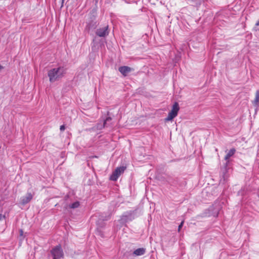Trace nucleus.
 Listing matches in <instances>:
<instances>
[{
    "mask_svg": "<svg viewBox=\"0 0 259 259\" xmlns=\"http://www.w3.org/2000/svg\"><path fill=\"white\" fill-rule=\"evenodd\" d=\"M254 105H259V91H256L255 94V98L253 101Z\"/></svg>",
    "mask_w": 259,
    "mask_h": 259,
    "instance_id": "9d476101",
    "label": "nucleus"
},
{
    "mask_svg": "<svg viewBox=\"0 0 259 259\" xmlns=\"http://www.w3.org/2000/svg\"><path fill=\"white\" fill-rule=\"evenodd\" d=\"M65 129V126L64 125H62L60 127V130L61 131H64Z\"/></svg>",
    "mask_w": 259,
    "mask_h": 259,
    "instance_id": "ddd939ff",
    "label": "nucleus"
},
{
    "mask_svg": "<svg viewBox=\"0 0 259 259\" xmlns=\"http://www.w3.org/2000/svg\"><path fill=\"white\" fill-rule=\"evenodd\" d=\"M51 253L53 256V259H60L64 256L63 250L60 244L53 248Z\"/></svg>",
    "mask_w": 259,
    "mask_h": 259,
    "instance_id": "f03ea898",
    "label": "nucleus"
},
{
    "mask_svg": "<svg viewBox=\"0 0 259 259\" xmlns=\"http://www.w3.org/2000/svg\"><path fill=\"white\" fill-rule=\"evenodd\" d=\"M33 198V195L30 193H27L26 196H23L21 199V203L24 205L31 201Z\"/></svg>",
    "mask_w": 259,
    "mask_h": 259,
    "instance_id": "0eeeda50",
    "label": "nucleus"
},
{
    "mask_svg": "<svg viewBox=\"0 0 259 259\" xmlns=\"http://www.w3.org/2000/svg\"><path fill=\"white\" fill-rule=\"evenodd\" d=\"M184 223V221H183L181 223V224H180V225L179 226V227H178V232H180V230H181V228H182V226H183Z\"/></svg>",
    "mask_w": 259,
    "mask_h": 259,
    "instance_id": "f8f14e48",
    "label": "nucleus"
},
{
    "mask_svg": "<svg viewBox=\"0 0 259 259\" xmlns=\"http://www.w3.org/2000/svg\"><path fill=\"white\" fill-rule=\"evenodd\" d=\"M109 33L108 26L103 28L98 29L96 31V34L100 37H104Z\"/></svg>",
    "mask_w": 259,
    "mask_h": 259,
    "instance_id": "39448f33",
    "label": "nucleus"
},
{
    "mask_svg": "<svg viewBox=\"0 0 259 259\" xmlns=\"http://www.w3.org/2000/svg\"><path fill=\"white\" fill-rule=\"evenodd\" d=\"M256 26H259V20L257 21V22L255 24Z\"/></svg>",
    "mask_w": 259,
    "mask_h": 259,
    "instance_id": "dca6fc26",
    "label": "nucleus"
},
{
    "mask_svg": "<svg viewBox=\"0 0 259 259\" xmlns=\"http://www.w3.org/2000/svg\"><path fill=\"white\" fill-rule=\"evenodd\" d=\"M146 252V249L144 248H139L137 249H136L134 252L133 254L135 256H139L143 255Z\"/></svg>",
    "mask_w": 259,
    "mask_h": 259,
    "instance_id": "6e6552de",
    "label": "nucleus"
},
{
    "mask_svg": "<svg viewBox=\"0 0 259 259\" xmlns=\"http://www.w3.org/2000/svg\"><path fill=\"white\" fill-rule=\"evenodd\" d=\"M235 151L236 150L235 148L231 149L225 156V159L226 160H228L231 156H232L235 154Z\"/></svg>",
    "mask_w": 259,
    "mask_h": 259,
    "instance_id": "1a4fd4ad",
    "label": "nucleus"
},
{
    "mask_svg": "<svg viewBox=\"0 0 259 259\" xmlns=\"http://www.w3.org/2000/svg\"><path fill=\"white\" fill-rule=\"evenodd\" d=\"M79 206V203L78 201H76L69 205V207L71 208H76Z\"/></svg>",
    "mask_w": 259,
    "mask_h": 259,
    "instance_id": "9b49d317",
    "label": "nucleus"
},
{
    "mask_svg": "<svg viewBox=\"0 0 259 259\" xmlns=\"http://www.w3.org/2000/svg\"><path fill=\"white\" fill-rule=\"evenodd\" d=\"M5 218V216L3 215L2 213H0V221L2 220L3 219Z\"/></svg>",
    "mask_w": 259,
    "mask_h": 259,
    "instance_id": "4468645a",
    "label": "nucleus"
},
{
    "mask_svg": "<svg viewBox=\"0 0 259 259\" xmlns=\"http://www.w3.org/2000/svg\"><path fill=\"white\" fill-rule=\"evenodd\" d=\"M111 118L110 117L107 118H106V120L105 121L104 125L105 124V123H106V121H108V120H111Z\"/></svg>",
    "mask_w": 259,
    "mask_h": 259,
    "instance_id": "2eb2a0df",
    "label": "nucleus"
},
{
    "mask_svg": "<svg viewBox=\"0 0 259 259\" xmlns=\"http://www.w3.org/2000/svg\"><path fill=\"white\" fill-rule=\"evenodd\" d=\"M179 109V104L177 102H175L172 105L171 111L168 113V116L165 120L166 121L171 120L177 116Z\"/></svg>",
    "mask_w": 259,
    "mask_h": 259,
    "instance_id": "7ed1b4c3",
    "label": "nucleus"
},
{
    "mask_svg": "<svg viewBox=\"0 0 259 259\" xmlns=\"http://www.w3.org/2000/svg\"><path fill=\"white\" fill-rule=\"evenodd\" d=\"M133 69L128 66H121L118 68L119 71L124 76H126L127 74L132 71Z\"/></svg>",
    "mask_w": 259,
    "mask_h": 259,
    "instance_id": "423d86ee",
    "label": "nucleus"
},
{
    "mask_svg": "<svg viewBox=\"0 0 259 259\" xmlns=\"http://www.w3.org/2000/svg\"><path fill=\"white\" fill-rule=\"evenodd\" d=\"M125 169L126 167L124 166L117 167L110 176V180L113 181H116L121 174L124 172Z\"/></svg>",
    "mask_w": 259,
    "mask_h": 259,
    "instance_id": "20e7f679",
    "label": "nucleus"
},
{
    "mask_svg": "<svg viewBox=\"0 0 259 259\" xmlns=\"http://www.w3.org/2000/svg\"><path fill=\"white\" fill-rule=\"evenodd\" d=\"M65 69L63 67L53 68L48 71V76L51 82H54L62 78L65 74Z\"/></svg>",
    "mask_w": 259,
    "mask_h": 259,
    "instance_id": "f257e3e1",
    "label": "nucleus"
},
{
    "mask_svg": "<svg viewBox=\"0 0 259 259\" xmlns=\"http://www.w3.org/2000/svg\"><path fill=\"white\" fill-rule=\"evenodd\" d=\"M20 235H23V231H22V230H21L20 231Z\"/></svg>",
    "mask_w": 259,
    "mask_h": 259,
    "instance_id": "f3484780",
    "label": "nucleus"
},
{
    "mask_svg": "<svg viewBox=\"0 0 259 259\" xmlns=\"http://www.w3.org/2000/svg\"><path fill=\"white\" fill-rule=\"evenodd\" d=\"M3 68V67L0 65V70Z\"/></svg>",
    "mask_w": 259,
    "mask_h": 259,
    "instance_id": "a211bd4d",
    "label": "nucleus"
}]
</instances>
